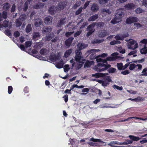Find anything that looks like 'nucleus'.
<instances>
[{
    "mask_svg": "<svg viewBox=\"0 0 147 147\" xmlns=\"http://www.w3.org/2000/svg\"><path fill=\"white\" fill-rule=\"evenodd\" d=\"M147 71V69L146 68H145L144 69L142 72V74L141 75L145 76H147V72H146Z\"/></svg>",
    "mask_w": 147,
    "mask_h": 147,
    "instance_id": "45",
    "label": "nucleus"
},
{
    "mask_svg": "<svg viewBox=\"0 0 147 147\" xmlns=\"http://www.w3.org/2000/svg\"><path fill=\"white\" fill-rule=\"evenodd\" d=\"M88 46V45L83 43H79L77 45V50L81 51V50L85 49Z\"/></svg>",
    "mask_w": 147,
    "mask_h": 147,
    "instance_id": "13",
    "label": "nucleus"
},
{
    "mask_svg": "<svg viewBox=\"0 0 147 147\" xmlns=\"http://www.w3.org/2000/svg\"><path fill=\"white\" fill-rule=\"evenodd\" d=\"M26 18V15L24 13L21 14L19 18L23 22L24 21Z\"/></svg>",
    "mask_w": 147,
    "mask_h": 147,
    "instance_id": "37",
    "label": "nucleus"
},
{
    "mask_svg": "<svg viewBox=\"0 0 147 147\" xmlns=\"http://www.w3.org/2000/svg\"><path fill=\"white\" fill-rule=\"evenodd\" d=\"M126 37H127V36H125L124 35H123V36H119L118 35H117L115 37V38L117 40H123L124 38Z\"/></svg>",
    "mask_w": 147,
    "mask_h": 147,
    "instance_id": "33",
    "label": "nucleus"
},
{
    "mask_svg": "<svg viewBox=\"0 0 147 147\" xmlns=\"http://www.w3.org/2000/svg\"><path fill=\"white\" fill-rule=\"evenodd\" d=\"M142 66L141 64H137L136 65L134 63H131L129 65V69L131 70H132L135 69L136 71H140L142 69Z\"/></svg>",
    "mask_w": 147,
    "mask_h": 147,
    "instance_id": "6",
    "label": "nucleus"
},
{
    "mask_svg": "<svg viewBox=\"0 0 147 147\" xmlns=\"http://www.w3.org/2000/svg\"><path fill=\"white\" fill-rule=\"evenodd\" d=\"M142 4L146 7H147V0H143L142 1Z\"/></svg>",
    "mask_w": 147,
    "mask_h": 147,
    "instance_id": "64",
    "label": "nucleus"
},
{
    "mask_svg": "<svg viewBox=\"0 0 147 147\" xmlns=\"http://www.w3.org/2000/svg\"><path fill=\"white\" fill-rule=\"evenodd\" d=\"M40 37L39 33L38 32H34L33 33V38L34 40H38V38Z\"/></svg>",
    "mask_w": 147,
    "mask_h": 147,
    "instance_id": "29",
    "label": "nucleus"
},
{
    "mask_svg": "<svg viewBox=\"0 0 147 147\" xmlns=\"http://www.w3.org/2000/svg\"><path fill=\"white\" fill-rule=\"evenodd\" d=\"M16 6L14 4H13L11 10V12H13L15 11L16 10Z\"/></svg>",
    "mask_w": 147,
    "mask_h": 147,
    "instance_id": "60",
    "label": "nucleus"
},
{
    "mask_svg": "<svg viewBox=\"0 0 147 147\" xmlns=\"http://www.w3.org/2000/svg\"><path fill=\"white\" fill-rule=\"evenodd\" d=\"M7 13L6 11H3L2 12L3 17L5 19H6L7 18Z\"/></svg>",
    "mask_w": 147,
    "mask_h": 147,
    "instance_id": "52",
    "label": "nucleus"
},
{
    "mask_svg": "<svg viewBox=\"0 0 147 147\" xmlns=\"http://www.w3.org/2000/svg\"><path fill=\"white\" fill-rule=\"evenodd\" d=\"M140 51L142 54H145L147 53V47L146 45L143 48L140 50Z\"/></svg>",
    "mask_w": 147,
    "mask_h": 147,
    "instance_id": "28",
    "label": "nucleus"
},
{
    "mask_svg": "<svg viewBox=\"0 0 147 147\" xmlns=\"http://www.w3.org/2000/svg\"><path fill=\"white\" fill-rule=\"evenodd\" d=\"M74 39V38L72 37L69 38L65 41V45L68 47H70L71 45L72 42Z\"/></svg>",
    "mask_w": 147,
    "mask_h": 147,
    "instance_id": "15",
    "label": "nucleus"
},
{
    "mask_svg": "<svg viewBox=\"0 0 147 147\" xmlns=\"http://www.w3.org/2000/svg\"><path fill=\"white\" fill-rule=\"evenodd\" d=\"M55 56L56 61H59L60 60L61 58V55L59 53H58L57 55H55Z\"/></svg>",
    "mask_w": 147,
    "mask_h": 147,
    "instance_id": "50",
    "label": "nucleus"
},
{
    "mask_svg": "<svg viewBox=\"0 0 147 147\" xmlns=\"http://www.w3.org/2000/svg\"><path fill=\"white\" fill-rule=\"evenodd\" d=\"M107 35H108V34L106 30H101L98 32V35L100 37L104 38Z\"/></svg>",
    "mask_w": 147,
    "mask_h": 147,
    "instance_id": "11",
    "label": "nucleus"
},
{
    "mask_svg": "<svg viewBox=\"0 0 147 147\" xmlns=\"http://www.w3.org/2000/svg\"><path fill=\"white\" fill-rule=\"evenodd\" d=\"M117 66L119 70H123V64L122 63H117Z\"/></svg>",
    "mask_w": 147,
    "mask_h": 147,
    "instance_id": "42",
    "label": "nucleus"
},
{
    "mask_svg": "<svg viewBox=\"0 0 147 147\" xmlns=\"http://www.w3.org/2000/svg\"><path fill=\"white\" fill-rule=\"evenodd\" d=\"M10 7V4L7 2L4 3L3 4V9L5 11L8 10Z\"/></svg>",
    "mask_w": 147,
    "mask_h": 147,
    "instance_id": "22",
    "label": "nucleus"
},
{
    "mask_svg": "<svg viewBox=\"0 0 147 147\" xmlns=\"http://www.w3.org/2000/svg\"><path fill=\"white\" fill-rule=\"evenodd\" d=\"M111 66L110 64H105L101 63H98L94 67V69L97 71L101 72L107 69Z\"/></svg>",
    "mask_w": 147,
    "mask_h": 147,
    "instance_id": "2",
    "label": "nucleus"
},
{
    "mask_svg": "<svg viewBox=\"0 0 147 147\" xmlns=\"http://www.w3.org/2000/svg\"><path fill=\"white\" fill-rule=\"evenodd\" d=\"M8 92L9 94L11 93L13 90V88L11 86H9L8 88Z\"/></svg>",
    "mask_w": 147,
    "mask_h": 147,
    "instance_id": "55",
    "label": "nucleus"
},
{
    "mask_svg": "<svg viewBox=\"0 0 147 147\" xmlns=\"http://www.w3.org/2000/svg\"><path fill=\"white\" fill-rule=\"evenodd\" d=\"M5 34L8 36H10L11 34V33L10 30H5Z\"/></svg>",
    "mask_w": 147,
    "mask_h": 147,
    "instance_id": "63",
    "label": "nucleus"
},
{
    "mask_svg": "<svg viewBox=\"0 0 147 147\" xmlns=\"http://www.w3.org/2000/svg\"><path fill=\"white\" fill-rule=\"evenodd\" d=\"M65 18H61L57 24V26L60 27L62 25H64L65 23Z\"/></svg>",
    "mask_w": 147,
    "mask_h": 147,
    "instance_id": "19",
    "label": "nucleus"
},
{
    "mask_svg": "<svg viewBox=\"0 0 147 147\" xmlns=\"http://www.w3.org/2000/svg\"><path fill=\"white\" fill-rule=\"evenodd\" d=\"M42 23V21L41 18H38L35 20V26L36 27L39 26Z\"/></svg>",
    "mask_w": 147,
    "mask_h": 147,
    "instance_id": "18",
    "label": "nucleus"
},
{
    "mask_svg": "<svg viewBox=\"0 0 147 147\" xmlns=\"http://www.w3.org/2000/svg\"><path fill=\"white\" fill-rule=\"evenodd\" d=\"M86 60L85 59H82L81 61V63H78V64H76L75 62H74L72 64V67H75L76 69L77 70H78L84 64L83 61H85Z\"/></svg>",
    "mask_w": 147,
    "mask_h": 147,
    "instance_id": "8",
    "label": "nucleus"
},
{
    "mask_svg": "<svg viewBox=\"0 0 147 147\" xmlns=\"http://www.w3.org/2000/svg\"><path fill=\"white\" fill-rule=\"evenodd\" d=\"M99 7L97 4L93 3L91 7V10L93 12L97 11L99 9Z\"/></svg>",
    "mask_w": 147,
    "mask_h": 147,
    "instance_id": "16",
    "label": "nucleus"
},
{
    "mask_svg": "<svg viewBox=\"0 0 147 147\" xmlns=\"http://www.w3.org/2000/svg\"><path fill=\"white\" fill-rule=\"evenodd\" d=\"M75 56L74 57L75 60L78 63H81V61L83 59V56H82V53L81 51L78 50L76 49L75 51Z\"/></svg>",
    "mask_w": 147,
    "mask_h": 147,
    "instance_id": "4",
    "label": "nucleus"
},
{
    "mask_svg": "<svg viewBox=\"0 0 147 147\" xmlns=\"http://www.w3.org/2000/svg\"><path fill=\"white\" fill-rule=\"evenodd\" d=\"M109 0H98V3L101 5H104L108 3Z\"/></svg>",
    "mask_w": 147,
    "mask_h": 147,
    "instance_id": "36",
    "label": "nucleus"
},
{
    "mask_svg": "<svg viewBox=\"0 0 147 147\" xmlns=\"http://www.w3.org/2000/svg\"><path fill=\"white\" fill-rule=\"evenodd\" d=\"M69 65H65L64 68V71L65 72H67L69 68Z\"/></svg>",
    "mask_w": 147,
    "mask_h": 147,
    "instance_id": "48",
    "label": "nucleus"
},
{
    "mask_svg": "<svg viewBox=\"0 0 147 147\" xmlns=\"http://www.w3.org/2000/svg\"><path fill=\"white\" fill-rule=\"evenodd\" d=\"M23 21L19 18L17 19L16 20V24L17 27H20L22 25Z\"/></svg>",
    "mask_w": 147,
    "mask_h": 147,
    "instance_id": "27",
    "label": "nucleus"
},
{
    "mask_svg": "<svg viewBox=\"0 0 147 147\" xmlns=\"http://www.w3.org/2000/svg\"><path fill=\"white\" fill-rule=\"evenodd\" d=\"M90 2V1H87L86 2L83 6V8L84 9H86L88 5Z\"/></svg>",
    "mask_w": 147,
    "mask_h": 147,
    "instance_id": "59",
    "label": "nucleus"
},
{
    "mask_svg": "<svg viewBox=\"0 0 147 147\" xmlns=\"http://www.w3.org/2000/svg\"><path fill=\"white\" fill-rule=\"evenodd\" d=\"M9 24V21L5 20L3 22V28L4 27L5 28H7L8 27Z\"/></svg>",
    "mask_w": 147,
    "mask_h": 147,
    "instance_id": "44",
    "label": "nucleus"
},
{
    "mask_svg": "<svg viewBox=\"0 0 147 147\" xmlns=\"http://www.w3.org/2000/svg\"><path fill=\"white\" fill-rule=\"evenodd\" d=\"M96 24V22H93L88 26L86 29L88 31L86 34L87 36H90L95 31V29L94 28Z\"/></svg>",
    "mask_w": 147,
    "mask_h": 147,
    "instance_id": "3",
    "label": "nucleus"
},
{
    "mask_svg": "<svg viewBox=\"0 0 147 147\" xmlns=\"http://www.w3.org/2000/svg\"><path fill=\"white\" fill-rule=\"evenodd\" d=\"M32 44V42L30 41H26L25 43L26 47L27 48L30 47Z\"/></svg>",
    "mask_w": 147,
    "mask_h": 147,
    "instance_id": "39",
    "label": "nucleus"
},
{
    "mask_svg": "<svg viewBox=\"0 0 147 147\" xmlns=\"http://www.w3.org/2000/svg\"><path fill=\"white\" fill-rule=\"evenodd\" d=\"M102 12H105L106 13H107L109 14H110L111 13V12L110 11L109 9H107L106 8H103L102 9Z\"/></svg>",
    "mask_w": 147,
    "mask_h": 147,
    "instance_id": "54",
    "label": "nucleus"
},
{
    "mask_svg": "<svg viewBox=\"0 0 147 147\" xmlns=\"http://www.w3.org/2000/svg\"><path fill=\"white\" fill-rule=\"evenodd\" d=\"M96 49H91L89 50H88L86 52V53L87 54H88V55L91 53H92L94 52H96Z\"/></svg>",
    "mask_w": 147,
    "mask_h": 147,
    "instance_id": "51",
    "label": "nucleus"
},
{
    "mask_svg": "<svg viewBox=\"0 0 147 147\" xmlns=\"http://www.w3.org/2000/svg\"><path fill=\"white\" fill-rule=\"evenodd\" d=\"M138 18L135 17L131 16L126 19V22L128 24H131L138 22Z\"/></svg>",
    "mask_w": 147,
    "mask_h": 147,
    "instance_id": "7",
    "label": "nucleus"
},
{
    "mask_svg": "<svg viewBox=\"0 0 147 147\" xmlns=\"http://www.w3.org/2000/svg\"><path fill=\"white\" fill-rule=\"evenodd\" d=\"M116 70V69L113 67L110 68L108 70V72L110 74L115 72Z\"/></svg>",
    "mask_w": 147,
    "mask_h": 147,
    "instance_id": "41",
    "label": "nucleus"
},
{
    "mask_svg": "<svg viewBox=\"0 0 147 147\" xmlns=\"http://www.w3.org/2000/svg\"><path fill=\"white\" fill-rule=\"evenodd\" d=\"M130 118L136 119H140L142 121L147 120V117L145 118H143L141 117H131Z\"/></svg>",
    "mask_w": 147,
    "mask_h": 147,
    "instance_id": "47",
    "label": "nucleus"
},
{
    "mask_svg": "<svg viewBox=\"0 0 147 147\" xmlns=\"http://www.w3.org/2000/svg\"><path fill=\"white\" fill-rule=\"evenodd\" d=\"M28 4L27 2L26 1L25 2L23 9V11H26L28 8Z\"/></svg>",
    "mask_w": 147,
    "mask_h": 147,
    "instance_id": "40",
    "label": "nucleus"
},
{
    "mask_svg": "<svg viewBox=\"0 0 147 147\" xmlns=\"http://www.w3.org/2000/svg\"><path fill=\"white\" fill-rule=\"evenodd\" d=\"M32 30V28L31 27L30 24H28L26 26V31L27 33H28L30 32Z\"/></svg>",
    "mask_w": 147,
    "mask_h": 147,
    "instance_id": "30",
    "label": "nucleus"
},
{
    "mask_svg": "<svg viewBox=\"0 0 147 147\" xmlns=\"http://www.w3.org/2000/svg\"><path fill=\"white\" fill-rule=\"evenodd\" d=\"M96 61L97 62H102V63L104 64L105 63L107 64V60L106 59H104L101 58H98L97 59H96Z\"/></svg>",
    "mask_w": 147,
    "mask_h": 147,
    "instance_id": "34",
    "label": "nucleus"
},
{
    "mask_svg": "<svg viewBox=\"0 0 147 147\" xmlns=\"http://www.w3.org/2000/svg\"><path fill=\"white\" fill-rule=\"evenodd\" d=\"M90 140L94 142H99L102 143H104L103 141L101 140L100 139H94L92 138L90 139Z\"/></svg>",
    "mask_w": 147,
    "mask_h": 147,
    "instance_id": "32",
    "label": "nucleus"
},
{
    "mask_svg": "<svg viewBox=\"0 0 147 147\" xmlns=\"http://www.w3.org/2000/svg\"><path fill=\"white\" fill-rule=\"evenodd\" d=\"M72 51V49H71L67 50L64 54L65 57H68L71 54Z\"/></svg>",
    "mask_w": 147,
    "mask_h": 147,
    "instance_id": "26",
    "label": "nucleus"
},
{
    "mask_svg": "<svg viewBox=\"0 0 147 147\" xmlns=\"http://www.w3.org/2000/svg\"><path fill=\"white\" fill-rule=\"evenodd\" d=\"M52 17L50 16H48L45 18V23L47 24H49L52 22Z\"/></svg>",
    "mask_w": 147,
    "mask_h": 147,
    "instance_id": "17",
    "label": "nucleus"
},
{
    "mask_svg": "<svg viewBox=\"0 0 147 147\" xmlns=\"http://www.w3.org/2000/svg\"><path fill=\"white\" fill-rule=\"evenodd\" d=\"M124 7L127 10H131L135 9L136 7V6L134 3H130L126 4Z\"/></svg>",
    "mask_w": 147,
    "mask_h": 147,
    "instance_id": "10",
    "label": "nucleus"
},
{
    "mask_svg": "<svg viewBox=\"0 0 147 147\" xmlns=\"http://www.w3.org/2000/svg\"><path fill=\"white\" fill-rule=\"evenodd\" d=\"M64 63H61L58 62L56 63L55 66L58 69H60L63 67Z\"/></svg>",
    "mask_w": 147,
    "mask_h": 147,
    "instance_id": "35",
    "label": "nucleus"
},
{
    "mask_svg": "<svg viewBox=\"0 0 147 147\" xmlns=\"http://www.w3.org/2000/svg\"><path fill=\"white\" fill-rule=\"evenodd\" d=\"M140 142L142 144L146 143L147 142V139L145 138H143L142 140L140 141Z\"/></svg>",
    "mask_w": 147,
    "mask_h": 147,
    "instance_id": "61",
    "label": "nucleus"
},
{
    "mask_svg": "<svg viewBox=\"0 0 147 147\" xmlns=\"http://www.w3.org/2000/svg\"><path fill=\"white\" fill-rule=\"evenodd\" d=\"M44 6V3L38 2L37 3L34 4L33 6V8L34 9H41Z\"/></svg>",
    "mask_w": 147,
    "mask_h": 147,
    "instance_id": "14",
    "label": "nucleus"
},
{
    "mask_svg": "<svg viewBox=\"0 0 147 147\" xmlns=\"http://www.w3.org/2000/svg\"><path fill=\"white\" fill-rule=\"evenodd\" d=\"M107 76L105 75L102 77V80L101 81L102 86H107L109 84V82L112 81L110 77Z\"/></svg>",
    "mask_w": 147,
    "mask_h": 147,
    "instance_id": "5",
    "label": "nucleus"
},
{
    "mask_svg": "<svg viewBox=\"0 0 147 147\" xmlns=\"http://www.w3.org/2000/svg\"><path fill=\"white\" fill-rule=\"evenodd\" d=\"M52 30V28L50 26H45L43 28L42 32L43 34H47Z\"/></svg>",
    "mask_w": 147,
    "mask_h": 147,
    "instance_id": "9",
    "label": "nucleus"
},
{
    "mask_svg": "<svg viewBox=\"0 0 147 147\" xmlns=\"http://www.w3.org/2000/svg\"><path fill=\"white\" fill-rule=\"evenodd\" d=\"M135 11L136 14H139L144 13L145 10L144 9H142L140 7H138L136 9Z\"/></svg>",
    "mask_w": 147,
    "mask_h": 147,
    "instance_id": "25",
    "label": "nucleus"
},
{
    "mask_svg": "<svg viewBox=\"0 0 147 147\" xmlns=\"http://www.w3.org/2000/svg\"><path fill=\"white\" fill-rule=\"evenodd\" d=\"M108 75V73L103 74L101 73H97L95 74H92V76L96 78H99L100 77H102L105 76V75Z\"/></svg>",
    "mask_w": 147,
    "mask_h": 147,
    "instance_id": "12",
    "label": "nucleus"
},
{
    "mask_svg": "<svg viewBox=\"0 0 147 147\" xmlns=\"http://www.w3.org/2000/svg\"><path fill=\"white\" fill-rule=\"evenodd\" d=\"M106 59L108 61H113L115 60V59L113 57H108L106 58Z\"/></svg>",
    "mask_w": 147,
    "mask_h": 147,
    "instance_id": "62",
    "label": "nucleus"
},
{
    "mask_svg": "<svg viewBox=\"0 0 147 147\" xmlns=\"http://www.w3.org/2000/svg\"><path fill=\"white\" fill-rule=\"evenodd\" d=\"M49 13L51 15H53L55 14L56 11L55 9V6H52L50 7L48 10Z\"/></svg>",
    "mask_w": 147,
    "mask_h": 147,
    "instance_id": "21",
    "label": "nucleus"
},
{
    "mask_svg": "<svg viewBox=\"0 0 147 147\" xmlns=\"http://www.w3.org/2000/svg\"><path fill=\"white\" fill-rule=\"evenodd\" d=\"M128 47L129 49L134 50L138 47V44L137 43H136L135 45L129 44Z\"/></svg>",
    "mask_w": 147,
    "mask_h": 147,
    "instance_id": "31",
    "label": "nucleus"
},
{
    "mask_svg": "<svg viewBox=\"0 0 147 147\" xmlns=\"http://www.w3.org/2000/svg\"><path fill=\"white\" fill-rule=\"evenodd\" d=\"M129 137L130 138L132 141H138L141 138H139L138 137L132 135L129 136Z\"/></svg>",
    "mask_w": 147,
    "mask_h": 147,
    "instance_id": "23",
    "label": "nucleus"
},
{
    "mask_svg": "<svg viewBox=\"0 0 147 147\" xmlns=\"http://www.w3.org/2000/svg\"><path fill=\"white\" fill-rule=\"evenodd\" d=\"M88 23L87 22H84L80 27V29L81 30L83 28H84L85 26L88 25Z\"/></svg>",
    "mask_w": 147,
    "mask_h": 147,
    "instance_id": "46",
    "label": "nucleus"
},
{
    "mask_svg": "<svg viewBox=\"0 0 147 147\" xmlns=\"http://www.w3.org/2000/svg\"><path fill=\"white\" fill-rule=\"evenodd\" d=\"M82 32V30H79L76 32L74 34V36L76 37L78 36H79Z\"/></svg>",
    "mask_w": 147,
    "mask_h": 147,
    "instance_id": "49",
    "label": "nucleus"
},
{
    "mask_svg": "<svg viewBox=\"0 0 147 147\" xmlns=\"http://www.w3.org/2000/svg\"><path fill=\"white\" fill-rule=\"evenodd\" d=\"M14 36L16 37H18L20 35V33L18 31H15L14 33Z\"/></svg>",
    "mask_w": 147,
    "mask_h": 147,
    "instance_id": "57",
    "label": "nucleus"
},
{
    "mask_svg": "<svg viewBox=\"0 0 147 147\" xmlns=\"http://www.w3.org/2000/svg\"><path fill=\"white\" fill-rule=\"evenodd\" d=\"M83 9V8L82 7H80L79 9L76 11L75 12V15H79L82 12Z\"/></svg>",
    "mask_w": 147,
    "mask_h": 147,
    "instance_id": "43",
    "label": "nucleus"
},
{
    "mask_svg": "<svg viewBox=\"0 0 147 147\" xmlns=\"http://www.w3.org/2000/svg\"><path fill=\"white\" fill-rule=\"evenodd\" d=\"M47 50L45 49L42 48L40 50V53L42 55H45L46 53Z\"/></svg>",
    "mask_w": 147,
    "mask_h": 147,
    "instance_id": "38",
    "label": "nucleus"
},
{
    "mask_svg": "<svg viewBox=\"0 0 147 147\" xmlns=\"http://www.w3.org/2000/svg\"><path fill=\"white\" fill-rule=\"evenodd\" d=\"M124 142V145H127L129 144L132 143L133 142V141L131 140H130L127 139Z\"/></svg>",
    "mask_w": 147,
    "mask_h": 147,
    "instance_id": "53",
    "label": "nucleus"
},
{
    "mask_svg": "<svg viewBox=\"0 0 147 147\" xmlns=\"http://www.w3.org/2000/svg\"><path fill=\"white\" fill-rule=\"evenodd\" d=\"M124 14L123 10L121 8L118 9L117 11L115 18L112 19L111 23L113 24H116L121 20Z\"/></svg>",
    "mask_w": 147,
    "mask_h": 147,
    "instance_id": "1",
    "label": "nucleus"
},
{
    "mask_svg": "<svg viewBox=\"0 0 147 147\" xmlns=\"http://www.w3.org/2000/svg\"><path fill=\"white\" fill-rule=\"evenodd\" d=\"M129 71L127 70L121 71V74L124 75H126L129 74Z\"/></svg>",
    "mask_w": 147,
    "mask_h": 147,
    "instance_id": "58",
    "label": "nucleus"
},
{
    "mask_svg": "<svg viewBox=\"0 0 147 147\" xmlns=\"http://www.w3.org/2000/svg\"><path fill=\"white\" fill-rule=\"evenodd\" d=\"M74 33V32H67L65 34V36L66 37L70 36L72 34Z\"/></svg>",
    "mask_w": 147,
    "mask_h": 147,
    "instance_id": "56",
    "label": "nucleus"
},
{
    "mask_svg": "<svg viewBox=\"0 0 147 147\" xmlns=\"http://www.w3.org/2000/svg\"><path fill=\"white\" fill-rule=\"evenodd\" d=\"M98 18V15L97 14H95L89 17L88 19V22L94 21Z\"/></svg>",
    "mask_w": 147,
    "mask_h": 147,
    "instance_id": "20",
    "label": "nucleus"
},
{
    "mask_svg": "<svg viewBox=\"0 0 147 147\" xmlns=\"http://www.w3.org/2000/svg\"><path fill=\"white\" fill-rule=\"evenodd\" d=\"M66 5L65 2H61L59 3L58 7L60 10H62L65 7Z\"/></svg>",
    "mask_w": 147,
    "mask_h": 147,
    "instance_id": "24",
    "label": "nucleus"
}]
</instances>
